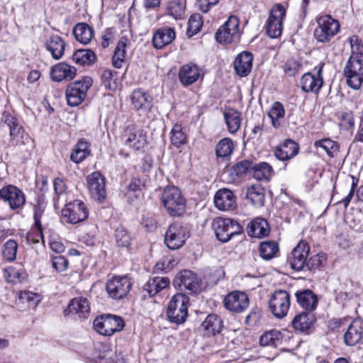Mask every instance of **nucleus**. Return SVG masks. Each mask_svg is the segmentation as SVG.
Instances as JSON below:
<instances>
[{
    "label": "nucleus",
    "instance_id": "1",
    "mask_svg": "<svg viewBox=\"0 0 363 363\" xmlns=\"http://www.w3.org/2000/svg\"><path fill=\"white\" fill-rule=\"evenodd\" d=\"M350 56L344 67V75L349 86L358 89L363 82V43L357 35L349 38Z\"/></svg>",
    "mask_w": 363,
    "mask_h": 363
},
{
    "label": "nucleus",
    "instance_id": "2",
    "mask_svg": "<svg viewBox=\"0 0 363 363\" xmlns=\"http://www.w3.org/2000/svg\"><path fill=\"white\" fill-rule=\"evenodd\" d=\"M2 121L9 129V145L17 147L21 152L30 155L33 149V140L25 132L18 120L10 114H4Z\"/></svg>",
    "mask_w": 363,
    "mask_h": 363
},
{
    "label": "nucleus",
    "instance_id": "3",
    "mask_svg": "<svg viewBox=\"0 0 363 363\" xmlns=\"http://www.w3.org/2000/svg\"><path fill=\"white\" fill-rule=\"evenodd\" d=\"M161 201L167 213L172 217L180 216L185 211L186 200L174 186H167L163 190Z\"/></svg>",
    "mask_w": 363,
    "mask_h": 363
},
{
    "label": "nucleus",
    "instance_id": "4",
    "mask_svg": "<svg viewBox=\"0 0 363 363\" xmlns=\"http://www.w3.org/2000/svg\"><path fill=\"white\" fill-rule=\"evenodd\" d=\"M189 298L184 294L178 293L173 296L167 308V315L171 323H184L188 316Z\"/></svg>",
    "mask_w": 363,
    "mask_h": 363
},
{
    "label": "nucleus",
    "instance_id": "5",
    "mask_svg": "<svg viewBox=\"0 0 363 363\" xmlns=\"http://www.w3.org/2000/svg\"><path fill=\"white\" fill-rule=\"evenodd\" d=\"M212 227L217 239L222 242H227L233 236L242 233V225L238 221L228 218H215Z\"/></svg>",
    "mask_w": 363,
    "mask_h": 363
},
{
    "label": "nucleus",
    "instance_id": "6",
    "mask_svg": "<svg viewBox=\"0 0 363 363\" xmlns=\"http://www.w3.org/2000/svg\"><path fill=\"white\" fill-rule=\"evenodd\" d=\"M318 26L314 30V37L317 41L328 43L340 31L339 22L330 15H322L316 18Z\"/></svg>",
    "mask_w": 363,
    "mask_h": 363
},
{
    "label": "nucleus",
    "instance_id": "7",
    "mask_svg": "<svg viewBox=\"0 0 363 363\" xmlns=\"http://www.w3.org/2000/svg\"><path fill=\"white\" fill-rule=\"evenodd\" d=\"M94 330L100 335L111 336L123 329L124 322L117 315L104 314L96 318L93 323Z\"/></svg>",
    "mask_w": 363,
    "mask_h": 363
},
{
    "label": "nucleus",
    "instance_id": "8",
    "mask_svg": "<svg viewBox=\"0 0 363 363\" xmlns=\"http://www.w3.org/2000/svg\"><path fill=\"white\" fill-rule=\"evenodd\" d=\"M240 37V21L235 16H230L216 33V39L219 43L230 44L238 41Z\"/></svg>",
    "mask_w": 363,
    "mask_h": 363
},
{
    "label": "nucleus",
    "instance_id": "9",
    "mask_svg": "<svg viewBox=\"0 0 363 363\" xmlns=\"http://www.w3.org/2000/svg\"><path fill=\"white\" fill-rule=\"evenodd\" d=\"M92 84L93 80L89 77L71 83L66 90L67 104L71 106H76L80 104L85 99L86 92Z\"/></svg>",
    "mask_w": 363,
    "mask_h": 363
},
{
    "label": "nucleus",
    "instance_id": "10",
    "mask_svg": "<svg viewBox=\"0 0 363 363\" xmlns=\"http://www.w3.org/2000/svg\"><path fill=\"white\" fill-rule=\"evenodd\" d=\"M285 16L286 9L283 5L276 4L272 7L265 25L269 37L276 38L281 35Z\"/></svg>",
    "mask_w": 363,
    "mask_h": 363
},
{
    "label": "nucleus",
    "instance_id": "11",
    "mask_svg": "<svg viewBox=\"0 0 363 363\" xmlns=\"http://www.w3.org/2000/svg\"><path fill=\"white\" fill-rule=\"evenodd\" d=\"M89 213L86 205L78 199L69 202L62 210L63 220L70 224L83 222L88 218Z\"/></svg>",
    "mask_w": 363,
    "mask_h": 363
},
{
    "label": "nucleus",
    "instance_id": "12",
    "mask_svg": "<svg viewBox=\"0 0 363 363\" xmlns=\"http://www.w3.org/2000/svg\"><path fill=\"white\" fill-rule=\"evenodd\" d=\"M290 306L291 296L285 290L275 291L269 300V311L277 318L286 316Z\"/></svg>",
    "mask_w": 363,
    "mask_h": 363
},
{
    "label": "nucleus",
    "instance_id": "13",
    "mask_svg": "<svg viewBox=\"0 0 363 363\" xmlns=\"http://www.w3.org/2000/svg\"><path fill=\"white\" fill-rule=\"evenodd\" d=\"M132 286L130 279L127 276H114L106 282V289L109 296L119 300L125 298Z\"/></svg>",
    "mask_w": 363,
    "mask_h": 363
},
{
    "label": "nucleus",
    "instance_id": "14",
    "mask_svg": "<svg viewBox=\"0 0 363 363\" xmlns=\"http://www.w3.org/2000/svg\"><path fill=\"white\" fill-rule=\"evenodd\" d=\"M189 237L186 228L179 223L171 224L165 233L164 243L171 250L180 248Z\"/></svg>",
    "mask_w": 363,
    "mask_h": 363
},
{
    "label": "nucleus",
    "instance_id": "15",
    "mask_svg": "<svg viewBox=\"0 0 363 363\" xmlns=\"http://www.w3.org/2000/svg\"><path fill=\"white\" fill-rule=\"evenodd\" d=\"M310 247L306 241H300L288 255V262L296 271L305 270Z\"/></svg>",
    "mask_w": 363,
    "mask_h": 363
},
{
    "label": "nucleus",
    "instance_id": "16",
    "mask_svg": "<svg viewBox=\"0 0 363 363\" xmlns=\"http://www.w3.org/2000/svg\"><path fill=\"white\" fill-rule=\"evenodd\" d=\"M324 63L318 65L314 70L315 74L306 72L301 77V89L305 92H313L318 94L323 86V78L322 76Z\"/></svg>",
    "mask_w": 363,
    "mask_h": 363
},
{
    "label": "nucleus",
    "instance_id": "17",
    "mask_svg": "<svg viewBox=\"0 0 363 363\" xmlns=\"http://www.w3.org/2000/svg\"><path fill=\"white\" fill-rule=\"evenodd\" d=\"M1 199L12 210L22 208L26 203L24 193L17 186L11 184L1 188Z\"/></svg>",
    "mask_w": 363,
    "mask_h": 363
},
{
    "label": "nucleus",
    "instance_id": "18",
    "mask_svg": "<svg viewBox=\"0 0 363 363\" xmlns=\"http://www.w3.org/2000/svg\"><path fill=\"white\" fill-rule=\"evenodd\" d=\"M223 304L228 311L240 313L248 308L249 298L245 292L235 291L225 297Z\"/></svg>",
    "mask_w": 363,
    "mask_h": 363
},
{
    "label": "nucleus",
    "instance_id": "19",
    "mask_svg": "<svg viewBox=\"0 0 363 363\" xmlns=\"http://www.w3.org/2000/svg\"><path fill=\"white\" fill-rule=\"evenodd\" d=\"M86 181L91 197L99 201H104L106 196L104 177L99 172H94L87 176Z\"/></svg>",
    "mask_w": 363,
    "mask_h": 363
},
{
    "label": "nucleus",
    "instance_id": "20",
    "mask_svg": "<svg viewBox=\"0 0 363 363\" xmlns=\"http://www.w3.org/2000/svg\"><path fill=\"white\" fill-rule=\"evenodd\" d=\"M123 138L125 144L136 150L143 148L146 145V136L143 130L136 125H128Z\"/></svg>",
    "mask_w": 363,
    "mask_h": 363
},
{
    "label": "nucleus",
    "instance_id": "21",
    "mask_svg": "<svg viewBox=\"0 0 363 363\" xmlns=\"http://www.w3.org/2000/svg\"><path fill=\"white\" fill-rule=\"evenodd\" d=\"M90 302L86 298L79 296L72 298L64 310L65 316L76 315L79 318H87L90 314Z\"/></svg>",
    "mask_w": 363,
    "mask_h": 363
},
{
    "label": "nucleus",
    "instance_id": "22",
    "mask_svg": "<svg viewBox=\"0 0 363 363\" xmlns=\"http://www.w3.org/2000/svg\"><path fill=\"white\" fill-rule=\"evenodd\" d=\"M201 69L195 63L189 62L181 67L179 79L184 86H190L198 81L201 77Z\"/></svg>",
    "mask_w": 363,
    "mask_h": 363
},
{
    "label": "nucleus",
    "instance_id": "23",
    "mask_svg": "<svg viewBox=\"0 0 363 363\" xmlns=\"http://www.w3.org/2000/svg\"><path fill=\"white\" fill-rule=\"evenodd\" d=\"M174 285L184 287L191 292L196 293L200 289L201 279L190 270H183L178 274L174 281Z\"/></svg>",
    "mask_w": 363,
    "mask_h": 363
},
{
    "label": "nucleus",
    "instance_id": "24",
    "mask_svg": "<svg viewBox=\"0 0 363 363\" xmlns=\"http://www.w3.org/2000/svg\"><path fill=\"white\" fill-rule=\"evenodd\" d=\"M363 338V320L356 318L352 321L344 335V342L348 346H354Z\"/></svg>",
    "mask_w": 363,
    "mask_h": 363
},
{
    "label": "nucleus",
    "instance_id": "25",
    "mask_svg": "<svg viewBox=\"0 0 363 363\" xmlns=\"http://www.w3.org/2000/svg\"><path fill=\"white\" fill-rule=\"evenodd\" d=\"M176 37L173 28L165 26L158 28L152 35V45L156 49H162L169 45Z\"/></svg>",
    "mask_w": 363,
    "mask_h": 363
},
{
    "label": "nucleus",
    "instance_id": "26",
    "mask_svg": "<svg viewBox=\"0 0 363 363\" xmlns=\"http://www.w3.org/2000/svg\"><path fill=\"white\" fill-rule=\"evenodd\" d=\"M214 203L219 210H232L236 206L235 197L232 191L228 189H221L215 194Z\"/></svg>",
    "mask_w": 363,
    "mask_h": 363
},
{
    "label": "nucleus",
    "instance_id": "27",
    "mask_svg": "<svg viewBox=\"0 0 363 363\" xmlns=\"http://www.w3.org/2000/svg\"><path fill=\"white\" fill-rule=\"evenodd\" d=\"M75 67L66 62L57 63L52 67L50 77L54 82H62L63 80H71L76 76Z\"/></svg>",
    "mask_w": 363,
    "mask_h": 363
},
{
    "label": "nucleus",
    "instance_id": "28",
    "mask_svg": "<svg viewBox=\"0 0 363 363\" xmlns=\"http://www.w3.org/2000/svg\"><path fill=\"white\" fill-rule=\"evenodd\" d=\"M296 302L306 311L311 312L318 306V297L310 289L299 290L295 293Z\"/></svg>",
    "mask_w": 363,
    "mask_h": 363
},
{
    "label": "nucleus",
    "instance_id": "29",
    "mask_svg": "<svg viewBox=\"0 0 363 363\" xmlns=\"http://www.w3.org/2000/svg\"><path fill=\"white\" fill-rule=\"evenodd\" d=\"M298 144L294 140L288 139L276 147L274 155L279 160L286 161L295 157L298 154Z\"/></svg>",
    "mask_w": 363,
    "mask_h": 363
},
{
    "label": "nucleus",
    "instance_id": "30",
    "mask_svg": "<svg viewBox=\"0 0 363 363\" xmlns=\"http://www.w3.org/2000/svg\"><path fill=\"white\" fill-rule=\"evenodd\" d=\"M253 57L249 52L240 53L234 61V69L240 77L247 76L252 69Z\"/></svg>",
    "mask_w": 363,
    "mask_h": 363
},
{
    "label": "nucleus",
    "instance_id": "31",
    "mask_svg": "<svg viewBox=\"0 0 363 363\" xmlns=\"http://www.w3.org/2000/svg\"><path fill=\"white\" fill-rule=\"evenodd\" d=\"M131 101L135 109L146 111L150 109L152 99L150 94L144 90L138 89L133 91Z\"/></svg>",
    "mask_w": 363,
    "mask_h": 363
},
{
    "label": "nucleus",
    "instance_id": "32",
    "mask_svg": "<svg viewBox=\"0 0 363 363\" xmlns=\"http://www.w3.org/2000/svg\"><path fill=\"white\" fill-rule=\"evenodd\" d=\"M65 42L59 35H52L45 43V48L50 53L53 59L58 60L64 55Z\"/></svg>",
    "mask_w": 363,
    "mask_h": 363
},
{
    "label": "nucleus",
    "instance_id": "33",
    "mask_svg": "<svg viewBox=\"0 0 363 363\" xmlns=\"http://www.w3.org/2000/svg\"><path fill=\"white\" fill-rule=\"evenodd\" d=\"M314 321V315L308 311H304L295 315L292 321V327L296 331L307 333Z\"/></svg>",
    "mask_w": 363,
    "mask_h": 363
},
{
    "label": "nucleus",
    "instance_id": "34",
    "mask_svg": "<svg viewBox=\"0 0 363 363\" xmlns=\"http://www.w3.org/2000/svg\"><path fill=\"white\" fill-rule=\"evenodd\" d=\"M170 280L165 277H155L150 278L144 285L143 289L150 296H153L161 291L169 287Z\"/></svg>",
    "mask_w": 363,
    "mask_h": 363
},
{
    "label": "nucleus",
    "instance_id": "35",
    "mask_svg": "<svg viewBox=\"0 0 363 363\" xmlns=\"http://www.w3.org/2000/svg\"><path fill=\"white\" fill-rule=\"evenodd\" d=\"M247 230L250 236L261 238L269 234V228L265 219L257 218L247 225Z\"/></svg>",
    "mask_w": 363,
    "mask_h": 363
},
{
    "label": "nucleus",
    "instance_id": "36",
    "mask_svg": "<svg viewBox=\"0 0 363 363\" xmlns=\"http://www.w3.org/2000/svg\"><path fill=\"white\" fill-rule=\"evenodd\" d=\"M201 327L208 336L215 335L221 332L223 322L220 318L216 314L208 315L202 323Z\"/></svg>",
    "mask_w": 363,
    "mask_h": 363
},
{
    "label": "nucleus",
    "instance_id": "37",
    "mask_svg": "<svg viewBox=\"0 0 363 363\" xmlns=\"http://www.w3.org/2000/svg\"><path fill=\"white\" fill-rule=\"evenodd\" d=\"M89 147L90 145L86 140L80 139L74 145L71 153V160L76 164L83 162L91 153Z\"/></svg>",
    "mask_w": 363,
    "mask_h": 363
},
{
    "label": "nucleus",
    "instance_id": "38",
    "mask_svg": "<svg viewBox=\"0 0 363 363\" xmlns=\"http://www.w3.org/2000/svg\"><path fill=\"white\" fill-rule=\"evenodd\" d=\"M246 197L255 207H262L264 204V189L260 185H252L247 190Z\"/></svg>",
    "mask_w": 363,
    "mask_h": 363
},
{
    "label": "nucleus",
    "instance_id": "39",
    "mask_svg": "<svg viewBox=\"0 0 363 363\" xmlns=\"http://www.w3.org/2000/svg\"><path fill=\"white\" fill-rule=\"evenodd\" d=\"M73 34L77 41L86 45L92 39L94 31L88 24L79 23L74 26Z\"/></svg>",
    "mask_w": 363,
    "mask_h": 363
},
{
    "label": "nucleus",
    "instance_id": "40",
    "mask_svg": "<svg viewBox=\"0 0 363 363\" xmlns=\"http://www.w3.org/2000/svg\"><path fill=\"white\" fill-rule=\"evenodd\" d=\"M113 236L116 244L118 247L125 249L130 247L133 238L131 233L124 226H118L114 230Z\"/></svg>",
    "mask_w": 363,
    "mask_h": 363
},
{
    "label": "nucleus",
    "instance_id": "41",
    "mask_svg": "<svg viewBox=\"0 0 363 363\" xmlns=\"http://www.w3.org/2000/svg\"><path fill=\"white\" fill-rule=\"evenodd\" d=\"M241 113L235 109H229L224 113L228 130L231 134L236 133L240 128Z\"/></svg>",
    "mask_w": 363,
    "mask_h": 363
},
{
    "label": "nucleus",
    "instance_id": "42",
    "mask_svg": "<svg viewBox=\"0 0 363 363\" xmlns=\"http://www.w3.org/2000/svg\"><path fill=\"white\" fill-rule=\"evenodd\" d=\"M283 335L281 333L277 330H270L265 332L259 338L261 346H271L277 347L281 344Z\"/></svg>",
    "mask_w": 363,
    "mask_h": 363
},
{
    "label": "nucleus",
    "instance_id": "43",
    "mask_svg": "<svg viewBox=\"0 0 363 363\" xmlns=\"http://www.w3.org/2000/svg\"><path fill=\"white\" fill-rule=\"evenodd\" d=\"M268 116L271 119L272 125L278 128L281 125V121L285 116V109L281 103L279 101L274 102L268 112Z\"/></svg>",
    "mask_w": 363,
    "mask_h": 363
},
{
    "label": "nucleus",
    "instance_id": "44",
    "mask_svg": "<svg viewBox=\"0 0 363 363\" xmlns=\"http://www.w3.org/2000/svg\"><path fill=\"white\" fill-rule=\"evenodd\" d=\"M96 57L91 50H78L72 55L73 61L79 65L89 66L94 64Z\"/></svg>",
    "mask_w": 363,
    "mask_h": 363
},
{
    "label": "nucleus",
    "instance_id": "45",
    "mask_svg": "<svg viewBox=\"0 0 363 363\" xmlns=\"http://www.w3.org/2000/svg\"><path fill=\"white\" fill-rule=\"evenodd\" d=\"M127 46V38H122L117 44L113 57L112 65L115 68L119 69L123 66L125 57V48Z\"/></svg>",
    "mask_w": 363,
    "mask_h": 363
},
{
    "label": "nucleus",
    "instance_id": "46",
    "mask_svg": "<svg viewBox=\"0 0 363 363\" xmlns=\"http://www.w3.org/2000/svg\"><path fill=\"white\" fill-rule=\"evenodd\" d=\"M188 142L187 136L179 124H175L170 132V143L176 148H180Z\"/></svg>",
    "mask_w": 363,
    "mask_h": 363
},
{
    "label": "nucleus",
    "instance_id": "47",
    "mask_svg": "<svg viewBox=\"0 0 363 363\" xmlns=\"http://www.w3.org/2000/svg\"><path fill=\"white\" fill-rule=\"evenodd\" d=\"M253 177L257 180L269 181L274 174V171L271 165L267 162H261L253 166Z\"/></svg>",
    "mask_w": 363,
    "mask_h": 363
},
{
    "label": "nucleus",
    "instance_id": "48",
    "mask_svg": "<svg viewBox=\"0 0 363 363\" xmlns=\"http://www.w3.org/2000/svg\"><path fill=\"white\" fill-rule=\"evenodd\" d=\"M279 251L278 244L275 241H264L259 245L260 256L266 260L275 257Z\"/></svg>",
    "mask_w": 363,
    "mask_h": 363
},
{
    "label": "nucleus",
    "instance_id": "49",
    "mask_svg": "<svg viewBox=\"0 0 363 363\" xmlns=\"http://www.w3.org/2000/svg\"><path fill=\"white\" fill-rule=\"evenodd\" d=\"M314 146L316 148L320 147L323 149L330 157H333L339 150L337 143L330 138L317 140L315 142Z\"/></svg>",
    "mask_w": 363,
    "mask_h": 363
},
{
    "label": "nucleus",
    "instance_id": "50",
    "mask_svg": "<svg viewBox=\"0 0 363 363\" xmlns=\"http://www.w3.org/2000/svg\"><path fill=\"white\" fill-rule=\"evenodd\" d=\"M234 150L233 140L225 138L220 140L216 147V153L218 157L225 158L231 155Z\"/></svg>",
    "mask_w": 363,
    "mask_h": 363
},
{
    "label": "nucleus",
    "instance_id": "51",
    "mask_svg": "<svg viewBox=\"0 0 363 363\" xmlns=\"http://www.w3.org/2000/svg\"><path fill=\"white\" fill-rule=\"evenodd\" d=\"M185 6L179 0H172L168 2L167 6V13L174 19H179L184 13Z\"/></svg>",
    "mask_w": 363,
    "mask_h": 363
},
{
    "label": "nucleus",
    "instance_id": "52",
    "mask_svg": "<svg viewBox=\"0 0 363 363\" xmlns=\"http://www.w3.org/2000/svg\"><path fill=\"white\" fill-rule=\"evenodd\" d=\"M203 26L202 16L199 13L192 14L188 21L187 35L191 37L199 33Z\"/></svg>",
    "mask_w": 363,
    "mask_h": 363
},
{
    "label": "nucleus",
    "instance_id": "53",
    "mask_svg": "<svg viewBox=\"0 0 363 363\" xmlns=\"http://www.w3.org/2000/svg\"><path fill=\"white\" fill-rule=\"evenodd\" d=\"M45 206L43 204H37L33 207L34 225L38 230V236L43 239L42 218L44 216Z\"/></svg>",
    "mask_w": 363,
    "mask_h": 363
},
{
    "label": "nucleus",
    "instance_id": "54",
    "mask_svg": "<svg viewBox=\"0 0 363 363\" xmlns=\"http://www.w3.org/2000/svg\"><path fill=\"white\" fill-rule=\"evenodd\" d=\"M17 250V242L13 239L9 240L4 245V258L9 262L15 260L16 257Z\"/></svg>",
    "mask_w": 363,
    "mask_h": 363
},
{
    "label": "nucleus",
    "instance_id": "55",
    "mask_svg": "<svg viewBox=\"0 0 363 363\" xmlns=\"http://www.w3.org/2000/svg\"><path fill=\"white\" fill-rule=\"evenodd\" d=\"M18 298L23 302L27 303L30 308H35L40 301L39 294L28 291H20Z\"/></svg>",
    "mask_w": 363,
    "mask_h": 363
},
{
    "label": "nucleus",
    "instance_id": "56",
    "mask_svg": "<svg viewBox=\"0 0 363 363\" xmlns=\"http://www.w3.org/2000/svg\"><path fill=\"white\" fill-rule=\"evenodd\" d=\"M301 68V64L294 59L288 60L284 65V71L286 74L294 77Z\"/></svg>",
    "mask_w": 363,
    "mask_h": 363
},
{
    "label": "nucleus",
    "instance_id": "57",
    "mask_svg": "<svg viewBox=\"0 0 363 363\" xmlns=\"http://www.w3.org/2000/svg\"><path fill=\"white\" fill-rule=\"evenodd\" d=\"M326 259L325 255L317 254L306 259L305 270H314L320 267Z\"/></svg>",
    "mask_w": 363,
    "mask_h": 363
},
{
    "label": "nucleus",
    "instance_id": "58",
    "mask_svg": "<svg viewBox=\"0 0 363 363\" xmlns=\"http://www.w3.org/2000/svg\"><path fill=\"white\" fill-rule=\"evenodd\" d=\"M114 74H116V72L111 69H105L101 74L102 82L105 87L109 90L114 89L116 87Z\"/></svg>",
    "mask_w": 363,
    "mask_h": 363
},
{
    "label": "nucleus",
    "instance_id": "59",
    "mask_svg": "<svg viewBox=\"0 0 363 363\" xmlns=\"http://www.w3.org/2000/svg\"><path fill=\"white\" fill-rule=\"evenodd\" d=\"M252 163L249 160H242L236 164L231 171L238 177L243 176L249 169H252Z\"/></svg>",
    "mask_w": 363,
    "mask_h": 363
},
{
    "label": "nucleus",
    "instance_id": "60",
    "mask_svg": "<svg viewBox=\"0 0 363 363\" xmlns=\"http://www.w3.org/2000/svg\"><path fill=\"white\" fill-rule=\"evenodd\" d=\"M52 266L57 272H65L68 267V260L62 256H54L52 258Z\"/></svg>",
    "mask_w": 363,
    "mask_h": 363
},
{
    "label": "nucleus",
    "instance_id": "61",
    "mask_svg": "<svg viewBox=\"0 0 363 363\" xmlns=\"http://www.w3.org/2000/svg\"><path fill=\"white\" fill-rule=\"evenodd\" d=\"M340 125L342 128L346 130L352 128L354 125L353 113L352 112H347L342 114Z\"/></svg>",
    "mask_w": 363,
    "mask_h": 363
},
{
    "label": "nucleus",
    "instance_id": "62",
    "mask_svg": "<svg viewBox=\"0 0 363 363\" xmlns=\"http://www.w3.org/2000/svg\"><path fill=\"white\" fill-rule=\"evenodd\" d=\"M351 179H352V184H351L350 191L348 195L340 201V203H343V205L345 206V208H347L349 206L350 202L351 201V200L354 196V189L358 184V179H357L354 176H351Z\"/></svg>",
    "mask_w": 363,
    "mask_h": 363
},
{
    "label": "nucleus",
    "instance_id": "63",
    "mask_svg": "<svg viewBox=\"0 0 363 363\" xmlns=\"http://www.w3.org/2000/svg\"><path fill=\"white\" fill-rule=\"evenodd\" d=\"M141 225L149 232L155 231L157 228V221L151 216L143 217Z\"/></svg>",
    "mask_w": 363,
    "mask_h": 363
},
{
    "label": "nucleus",
    "instance_id": "64",
    "mask_svg": "<svg viewBox=\"0 0 363 363\" xmlns=\"http://www.w3.org/2000/svg\"><path fill=\"white\" fill-rule=\"evenodd\" d=\"M219 0H198L199 9L203 13H207L213 6L218 3Z\"/></svg>",
    "mask_w": 363,
    "mask_h": 363
}]
</instances>
